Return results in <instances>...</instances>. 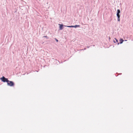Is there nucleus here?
Masks as SVG:
<instances>
[{"label": "nucleus", "mask_w": 133, "mask_h": 133, "mask_svg": "<svg viewBox=\"0 0 133 133\" xmlns=\"http://www.w3.org/2000/svg\"><path fill=\"white\" fill-rule=\"evenodd\" d=\"M7 82L8 85L10 87H13L14 85V83L12 81L8 80Z\"/></svg>", "instance_id": "f257e3e1"}, {"label": "nucleus", "mask_w": 133, "mask_h": 133, "mask_svg": "<svg viewBox=\"0 0 133 133\" xmlns=\"http://www.w3.org/2000/svg\"><path fill=\"white\" fill-rule=\"evenodd\" d=\"M0 79L2 80V81L4 82H7L8 80L7 78H6L4 76H3Z\"/></svg>", "instance_id": "f03ea898"}, {"label": "nucleus", "mask_w": 133, "mask_h": 133, "mask_svg": "<svg viewBox=\"0 0 133 133\" xmlns=\"http://www.w3.org/2000/svg\"><path fill=\"white\" fill-rule=\"evenodd\" d=\"M120 12V10L119 9H118L117 10V16L118 17H120V16L119 14Z\"/></svg>", "instance_id": "7ed1b4c3"}, {"label": "nucleus", "mask_w": 133, "mask_h": 133, "mask_svg": "<svg viewBox=\"0 0 133 133\" xmlns=\"http://www.w3.org/2000/svg\"><path fill=\"white\" fill-rule=\"evenodd\" d=\"M59 30H61L63 29V25L62 24H59Z\"/></svg>", "instance_id": "20e7f679"}, {"label": "nucleus", "mask_w": 133, "mask_h": 133, "mask_svg": "<svg viewBox=\"0 0 133 133\" xmlns=\"http://www.w3.org/2000/svg\"><path fill=\"white\" fill-rule=\"evenodd\" d=\"M119 43L120 44L122 43L123 41H124V40L123 39H121L119 41Z\"/></svg>", "instance_id": "39448f33"}, {"label": "nucleus", "mask_w": 133, "mask_h": 133, "mask_svg": "<svg viewBox=\"0 0 133 133\" xmlns=\"http://www.w3.org/2000/svg\"><path fill=\"white\" fill-rule=\"evenodd\" d=\"M66 26V27H69V28H72V27H74V26Z\"/></svg>", "instance_id": "423d86ee"}, {"label": "nucleus", "mask_w": 133, "mask_h": 133, "mask_svg": "<svg viewBox=\"0 0 133 133\" xmlns=\"http://www.w3.org/2000/svg\"><path fill=\"white\" fill-rule=\"evenodd\" d=\"M74 26V27L76 28V27H79L80 26V25H75V26Z\"/></svg>", "instance_id": "0eeeda50"}, {"label": "nucleus", "mask_w": 133, "mask_h": 133, "mask_svg": "<svg viewBox=\"0 0 133 133\" xmlns=\"http://www.w3.org/2000/svg\"><path fill=\"white\" fill-rule=\"evenodd\" d=\"M44 37H45L47 39H48V37H47V36H44Z\"/></svg>", "instance_id": "6e6552de"}, {"label": "nucleus", "mask_w": 133, "mask_h": 133, "mask_svg": "<svg viewBox=\"0 0 133 133\" xmlns=\"http://www.w3.org/2000/svg\"><path fill=\"white\" fill-rule=\"evenodd\" d=\"M119 18L120 17H118V21H120Z\"/></svg>", "instance_id": "1a4fd4ad"}, {"label": "nucleus", "mask_w": 133, "mask_h": 133, "mask_svg": "<svg viewBox=\"0 0 133 133\" xmlns=\"http://www.w3.org/2000/svg\"><path fill=\"white\" fill-rule=\"evenodd\" d=\"M55 40H56V41L57 42H58V40L57 39H56V38H55Z\"/></svg>", "instance_id": "9d476101"}]
</instances>
